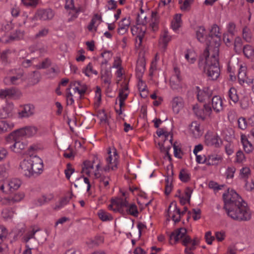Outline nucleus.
I'll use <instances>...</instances> for the list:
<instances>
[{
    "label": "nucleus",
    "instance_id": "nucleus-58",
    "mask_svg": "<svg viewBox=\"0 0 254 254\" xmlns=\"http://www.w3.org/2000/svg\"><path fill=\"white\" fill-rule=\"evenodd\" d=\"M1 25L2 30L6 32H9L13 28V24L10 21H3L1 23Z\"/></svg>",
    "mask_w": 254,
    "mask_h": 254
},
{
    "label": "nucleus",
    "instance_id": "nucleus-41",
    "mask_svg": "<svg viewBox=\"0 0 254 254\" xmlns=\"http://www.w3.org/2000/svg\"><path fill=\"white\" fill-rule=\"evenodd\" d=\"M230 100L236 103L239 101V96L237 94V90L234 87H231L227 93Z\"/></svg>",
    "mask_w": 254,
    "mask_h": 254
},
{
    "label": "nucleus",
    "instance_id": "nucleus-44",
    "mask_svg": "<svg viewBox=\"0 0 254 254\" xmlns=\"http://www.w3.org/2000/svg\"><path fill=\"white\" fill-rule=\"evenodd\" d=\"M93 169V164L89 161H85L83 163L82 171L87 175H89L91 170Z\"/></svg>",
    "mask_w": 254,
    "mask_h": 254
},
{
    "label": "nucleus",
    "instance_id": "nucleus-13",
    "mask_svg": "<svg viewBox=\"0 0 254 254\" xmlns=\"http://www.w3.org/2000/svg\"><path fill=\"white\" fill-rule=\"evenodd\" d=\"M205 143L207 146L219 147L222 143V141L217 134L207 133L205 135Z\"/></svg>",
    "mask_w": 254,
    "mask_h": 254
},
{
    "label": "nucleus",
    "instance_id": "nucleus-39",
    "mask_svg": "<svg viewBox=\"0 0 254 254\" xmlns=\"http://www.w3.org/2000/svg\"><path fill=\"white\" fill-rule=\"evenodd\" d=\"M136 21L138 25L145 26L147 23V15L142 9H140V13L137 14Z\"/></svg>",
    "mask_w": 254,
    "mask_h": 254
},
{
    "label": "nucleus",
    "instance_id": "nucleus-30",
    "mask_svg": "<svg viewBox=\"0 0 254 254\" xmlns=\"http://www.w3.org/2000/svg\"><path fill=\"white\" fill-rule=\"evenodd\" d=\"M238 77L240 83H244L245 82L247 83L252 82V81H251V79H248L247 76L246 66L242 65L240 66L238 73Z\"/></svg>",
    "mask_w": 254,
    "mask_h": 254
},
{
    "label": "nucleus",
    "instance_id": "nucleus-10",
    "mask_svg": "<svg viewBox=\"0 0 254 254\" xmlns=\"http://www.w3.org/2000/svg\"><path fill=\"white\" fill-rule=\"evenodd\" d=\"M38 128L35 126H26L13 131V134L17 136L22 137H30L35 135L37 131Z\"/></svg>",
    "mask_w": 254,
    "mask_h": 254
},
{
    "label": "nucleus",
    "instance_id": "nucleus-48",
    "mask_svg": "<svg viewBox=\"0 0 254 254\" xmlns=\"http://www.w3.org/2000/svg\"><path fill=\"white\" fill-rule=\"evenodd\" d=\"M74 86L75 87L73 88V91L74 93H76L77 92L79 95V98L81 99L82 95L84 94V93L86 92L87 89V86L85 84H83L81 85L80 87L76 86Z\"/></svg>",
    "mask_w": 254,
    "mask_h": 254
},
{
    "label": "nucleus",
    "instance_id": "nucleus-56",
    "mask_svg": "<svg viewBox=\"0 0 254 254\" xmlns=\"http://www.w3.org/2000/svg\"><path fill=\"white\" fill-rule=\"evenodd\" d=\"M14 214V212L12 209H5L2 212V217L6 220L11 219Z\"/></svg>",
    "mask_w": 254,
    "mask_h": 254
},
{
    "label": "nucleus",
    "instance_id": "nucleus-63",
    "mask_svg": "<svg viewBox=\"0 0 254 254\" xmlns=\"http://www.w3.org/2000/svg\"><path fill=\"white\" fill-rule=\"evenodd\" d=\"M238 127L243 130L245 129L247 127V122L245 118L240 117L238 120Z\"/></svg>",
    "mask_w": 254,
    "mask_h": 254
},
{
    "label": "nucleus",
    "instance_id": "nucleus-57",
    "mask_svg": "<svg viewBox=\"0 0 254 254\" xmlns=\"http://www.w3.org/2000/svg\"><path fill=\"white\" fill-rule=\"evenodd\" d=\"M51 62L50 59L47 58L45 59L41 64L35 65L37 69H44L50 66Z\"/></svg>",
    "mask_w": 254,
    "mask_h": 254
},
{
    "label": "nucleus",
    "instance_id": "nucleus-3",
    "mask_svg": "<svg viewBox=\"0 0 254 254\" xmlns=\"http://www.w3.org/2000/svg\"><path fill=\"white\" fill-rule=\"evenodd\" d=\"M20 167L25 176L36 177L43 172V160L37 156H31L20 163Z\"/></svg>",
    "mask_w": 254,
    "mask_h": 254
},
{
    "label": "nucleus",
    "instance_id": "nucleus-62",
    "mask_svg": "<svg viewBox=\"0 0 254 254\" xmlns=\"http://www.w3.org/2000/svg\"><path fill=\"white\" fill-rule=\"evenodd\" d=\"M227 28L228 33L232 35H234L237 32L236 24L233 22L229 23Z\"/></svg>",
    "mask_w": 254,
    "mask_h": 254
},
{
    "label": "nucleus",
    "instance_id": "nucleus-1",
    "mask_svg": "<svg viewBox=\"0 0 254 254\" xmlns=\"http://www.w3.org/2000/svg\"><path fill=\"white\" fill-rule=\"evenodd\" d=\"M219 28L213 25L209 34L207 47L203 53L205 59L200 58L198 67L211 80H216L220 75L219 66V47L220 46V36Z\"/></svg>",
    "mask_w": 254,
    "mask_h": 254
},
{
    "label": "nucleus",
    "instance_id": "nucleus-52",
    "mask_svg": "<svg viewBox=\"0 0 254 254\" xmlns=\"http://www.w3.org/2000/svg\"><path fill=\"white\" fill-rule=\"evenodd\" d=\"M251 174V170L249 167H245L240 170V177L241 178L247 180Z\"/></svg>",
    "mask_w": 254,
    "mask_h": 254
},
{
    "label": "nucleus",
    "instance_id": "nucleus-25",
    "mask_svg": "<svg viewBox=\"0 0 254 254\" xmlns=\"http://www.w3.org/2000/svg\"><path fill=\"white\" fill-rule=\"evenodd\" d=\"M223 160V157L219 154H210L207 156V166H217L219 165Z\"/></svg>",
    "mask_w": 254,
    "mask_h": 254
},
{
    "label": "nucleus",
    "instance_id": "nucleus-4",
    "mask_svg": "<svg viewBox=\"0 0 254 254\" xmlns=\"http://www.w3.org/2000/svg\"><path fill=\"white\" fill-rule=\"evenodd\" d=\"M245 204L244 202L231 207L228 205L224 209L227 215L233 220L239 222L248 221L251 219L252 214L249 208Z\"/></svg>",
    "mask_w": 254,
    "mask_h": 254
},
{
    "label": "nucleus",
    "instance_id": "nucleus-32",
    "mask_svg": "<svg viewBox=\"0 0 254 254\" xmlns=\"http://www.w3.org/2000/svg\"><path fill=\"white\" fill-rule=\"evenodd\" d=\"M145 63L143 59L137 60L136 66V74L137 78H142L145 71Z\"/></svg>",
    "mask_w": 254,
    "mask_h": 254
},
{
    "label": "nucleus",
    "instance_id": "nucleus-27",
    "mask_svg": "<svg viewBox=\"0 0 254 254\" xmlns=\"http://www.w3.org/2000/svg\"><path fill=\"white\" fill-rule=\"evenodd\" d=\"M94 177L96 179H99L100 186L105 188H109V182L111 181L110 177L108 176L101 175L99 172H95Z\"/></svg>",
    "mask_w": 254,
    "mask_h": 254
},
{
    "label": "nucleus",
    "instance_id": "nucleus-8",
    "mask_svg": "<svg viewBox=\"0 0 254 254\" xmlns=\"http://www.w3.org/2000/svg\"><path fill=\"white\" fill-rule=\"evenodd\" d=\"M113 154H111V150H108V156L106 159V165L103 168L105 172H108L110 170H115L118 168L119 156L116 149H114Z\"/></svg>",
    "mask_w": 254,
    "mask_h": 254
},
{
    "label": "nucleus",
    "instance_id": "nucleus-35",
    "mask_svg": "<svg viewBox=\"0 0 254 254\" xmlns=\"http://www.w3.org/2000/svg\"><path fill=\"white\" fill-rule=\"evenodd\" d=\"M211 95V91L208 89L199 90L197 91V97L200 102L208 99Z\"/></svg>",
    "mask_w": 254,
    "mask_h": 254
},
{
    "label": "nucleus",
    "instance_id": "nucleus-24",
    "mask_svg": "<svg viewBox=\"0 0 254 254\" xmlns=\"http://www.w3.org/2000/svg\"><path fill=\"white\" fill-rule=\"evenodd\" d=\"M100 74L101 78L104 84L107 85L109 88L111 84V79L112 77L111 71L107 69L101 68Z\"/></svg>",
    "mask_w": 254,
    "mask_h": 254
},
{
    "label": "nucleus",
    "instance_id": "nucleus-6",
    "mask_svg": "<svg viewBox=\"0 0 254 254\" xmlns=\"http://www.w3.org/2000/svg\"><path fill=\"white\" fill-rule=\"evenodd\" d=\"M223 198L224 202V209L227 208L228 205L231 207L244 202L241 196L233 190L228 189L227 191L223 194Z\"/></svg>",
    "mask_w": 254,
    "mask_h": 254
},
{
    "label": "nucleus",
    "instance_id": "nucleus-36",
    "mask_svg": "<svg viewBox=\"0 0 254 254\" xmlns=\"http://www.w3.org/2000/svg\"><path fill=\"white\" fill-rule=\"evenodd\" d=\"M196 57V54L193 50H187L185 52V58L190 64H194L195 62Z\"/></svg>",
    "mask_w": 254,
    "mask_h": 254
},
{
    "label": "nucleus",
    "instance_id": "nucleus-43",
    "mask_svg": "<svg viewBox=\"0 0 254 254\" xmlns=\"http://www.w3.org/2000/svg\"><path fill=\"white\" fill-rule=\"evenodd\" d=\"M179 177L183 182H188L190 180V174L186 169H182L180 171Z\"/></svg>",
    "mask_w": 254,
    "mask_h": 254
},
{
    "label": "nucleus",
    "instance_id": "nucleus-21",
    "mask_svg": "<svg viewBox=\"0 0 254 254\" xmlns=\"http://www.w3.org/2000/svg\"><path fill=\"white\" fill-rule=\"evenodd\" d=\"M187 229L185 228H180L173 232L170 236L171 241H174V243L178 242L180 239H183L186 235Z\"/></svg>",
    "mask_w": 254,
    "mask_h": 254
},
{
    "label": "nucleus",
    "instance_id": "nucleus-55",
    "mask_svg": "<svg viewBox=\"0 0 254 254\" xmlns=\"http://www.w3.org/2000/svg\"><path fill=\"white\" fill-rule=\"evenodd\" d=\"M8 182L12 191L17 190L21 184V181L17 179H13Z\"/></svg>",
    "mask_w": 254,
    "mask_h": 254
},
{
    "label": "nucleus",
    "instance_id": "nucleus-51",
    "mask_svg": "<svg viewBox=\"0 0 254 254\" xmlns=\"http://www.w3.org/2000/svg\"><path fill=\"white\" fill-rule=\"evenodd\" d=\"M83 72L87 76H89L92 73L95 75L98 74V72L93 69L92 65L90 63H89L86 66V67L83 70Z\"/></svg>",
    "mask_w": 254,
    "mask_h": 254
},
{
    "label": "nucleus",
    "instance_id": "nucleus-45",
    "mask_svg": "<svg viewBox=\"0 0 254 254\" xmlns=\"http://www.w3.org/2000/svg\"><path fill=\"white\" fill-rule=\"evenodd\" d=\"M72 197V194L67 195L62 198L59 201V203L56 205L55 209H60L66 205Z\"/></svg>",
    "mask_w": 254,
    "mask_h": 254
},
{
    "label": "nucleus",
    "instance_id": "nucleus-19",
    "mask_svg": "<svg viewBox=\"0 0 254 254\" xmlns=\"http://www.w3.org/2000/svg\"><path fill=\"white\" fill-rule=\"evenodd\" d=\"M175 74L172 75L170 78V86L172 89L176 90L180 88L181 78L180 72L177 67L174 68Z\"/></svg>",
    "mask_w": 254,
    "mask_h": 254
},
{
    "label": "nucleus",
    "instance_id": "nucleus-60",
    "mask_svg": "<svg viewBox=\"0 0 254 254\" xmlns=\"http://www.w3.org/2000/svg\"><path fill=\"white\" fill-rule=\"evenodd\" d=\"M8 234L7 229L3 226H0V244L6 238Z\"/></svg>",
    "mask_w": 254,
    "mask_h": 254
},
{
    "label": "nucleus",
    "instance_id": "nucleus-38",
    "mask_svg": "<svg viewBox=\"0 0 254 254\" xmlns=\"http://www.w3.org/2000/svg\"><path fill=\"white\" fill-rule=\"evenodd\" d=\"M192 192V190L190 188H187L185 191V196H179L182 204L184 205L190 202Z\"/></svg>",
    "mask_w": 254,
    "mask_h": 254
},
{
    "label": "nucleus",
    "instance_id": "nucleus-40",
    "mask_svg": "<svg viewBox=\"0 0 254 254\" xmlns=\"http://www.w3.org/2000/svg\"><path fill=\"white\" fill-rule=\"evenodd\" d=\"M138 79V88L140 92V95L142 97L147 96L146 87L147 86L144 82L142 80V78H137Z\"/></svg>",
    "mask_w": 254,
    "mask_h": 254
},
{
    "label": "nucleus",
    "instance_id": "nucleus-29",
    "mask_svg": "<svg viewBox=\"0 0 254 254\" xmlns=\"http://www.w3.org/2000/svg\"><path fill=\"white\" fill-rule=\"evenodd\" d=\"M196 36L197 40L200 42H203L205 40L208 41L209 39L207 37V32L205 28L202 26H199L196 30Z\"/></svg>",
    "mask_w": 254,
    "mask_h": 254
},
{
    "label": "nucleus",
    "instance_id": "nucleus-20",
    "mask_svg": "<svg viewBox=\"0 0 254 254\" xmlns=\"http://www.w3.org/2000/svg\"><path fill=\"white\" fill-rule=\"evenodd\" d=\"M223 101L220 97L214 96L211 100V109L216 113H219L223 109Z\"/></svg>",
    "mask_w": 254,
    "mask_h": 254
},
{
    "label": "nucleus",
    "instance_id": "nucleus-42",
    "mask_svg": "<svg viewBox=\"0 0 254 254\" xmlns=\"http://www.w3.org/2000/svg\"><path fill=\"white\" fill-rule=\"evenodd\" d=\"M181 14H176L173 20L172 21L171 26L173 29L174 30H178L181 26Z\"/></svg>",
    "mask_w": 254,
    "mask_h": 254
},
{
    "label": "nucleus",
    "instance_id": "nucleus-49",
    "mask_svg": "<svg viewBox=\"0 0 254 254\" xmlns=\"http://www.w3.org/2000/svg\"><path fill=\"white\" fill-rule=\"evenodd\" d=\"M165 194L168 195H169L172 190V178L167 177L165 179Z\"/></svg>",
    "mask_w": 254,
    "mask_h": 254
},
{
    "label": "nucleus",
    "instance_id": "nucleus-53",
    "mask_svg": "<svg viewBox=\"0 0 254 254\" xmlns=\"http://www.w3.org/2000/svg\"><path fill=\"white\" fill-rule=\"evenodd\" d=\"M37 231V230H32L28 232L22 238L23 241L26 244H29V241L34 238V235Z\"/></svg>",
    "mask_w": 254,
    "mask_h": 254
},
{
    "label": "nucleus",
    "instance_id": "nucleus-33",
    "mask_svg": "<svg viewBox=\"0 0 254 254\" xmlns=\"http://www.w3.org/2000/svg\"><path fill=\"white\" fill-rule=\"evenodd\" d=\"M190 130L195 138L199 137L202 131L200 128V124L197 122H193L190 126Z\"/></svg>",
    "mask_w": 254,
    "mask_h": 254
},
{
    "label": "nucleus",
    "instance_id": "nucleus-11",
    "mask_svg": "<svg viewBox=\"0 0 254 254\" xmlns=\"http://www.w3.org/2000/svg\"><path fill=\"white\" fill-rule=\"evenodd\" d=\"M55 12L51 8L39 9L36 12L34 18L43 21L52 20L55 16Z\"/></svg>",
    "mask_w": 254,
    "mask_h": 254
},
{
    "label": "nucleus",
    "instance_id": "nucleus-28",
    "mask_svg": "<svg viewBox=\"0 0 254 254\" xmlns=\"http://www.w3.org/2000/svg\"><path fill=\"white\" fill-rule=\"evenodd\" d=\"M16 93V89L14 87L0 89V98L1 99L11 98Z\"/></svg>",
    "mask_w": 254,
    "mask_h": 254
},
{
    "label": "nucleus",
    "instance_id": "nucleus-37",
    "mask_svg": "<svg viewBox=\"0 0 254 254\" xmlns=\"http://www.w3.org/2000/svg\"><path fill=\"white\" fill-rule=\"evenodd\" d=\"M14 127L12 123H9L7 121H0V134L8 131Z\"/></svg>",
    "mask_w": 254,
    "mask_h": 254
},
{
    "label": "nucleus",
    "instance_id": "nucleus-14",
    "mask_svg": "<svg viewBox=\"0 0 254 254\" xmlns=\"http://www.w3.org/2000/svg\"><path fill=\"white\" fill-rule=\"evenodd\" d=\"M25 194L22 192H18L14 194L4 197L2 199V204L6 205H12L21 201Z\"/></svg>",
    "mask_w": 254,
    "mask_h": 254
},
{
    "label": "nucleus",
    "instance_id": "nucleus-18",
    "mask_svg": "<svg viewBox=\"0 0 254 254\" xmlns=\"http://www.w3.org/2000/svg\"><path fill=\"white\" fill-rule=\"evenodd\" d=\"M184 101L182 97L176 96L173 98L172 101V106L173 112L175 114H178L183 108Z\"/></svg>",
    "mask_w": 254,
    "mask_h": 254
},
{
    "label": "nucleus",
    "instance_id": "nucleus-47",
    "mask_svg": "<svg viewBox=\"0 0 254 254\" xmlns=\"http://www.w3.org/2000/svg\"><path fill=\"white\" fill-rule=\"evenodd\" d=\"M40 0H21L22 3L26 7L35 8Z\"/></svg>",
    "mask_w": 254,
    "mask_h": 254
},
{
    "label": "nucleus",
    "instance_id": "nucleus-23",
    "mask_svg": "<svg viewBox=\"0 0 254 254\" xmlns=\"http://www.w3.org/2000/svg\"><path fill=\"white\" fill-rule=\"evenodd\" d=\"M171 37L169 35L167 31H164L163 33L161 35L160 38L159 39V46L161 50L163 52H165L168 43L171 41Z\"/></svg>",
    "mask_w": 254,
    "mask_h": 254
},
{
    "label": "nucleus",
    "instance_id": "nucleus-12",
    "mask_svg": "<svg viewBox=\"0 0 254 254\" xmlns=\"http://www.w3.org/2000/svg\"><path fill=\"white\" fill-rule=\"evenodd\" d=\"M193 110L195 115L202 120L210 116L212 113L211 107L207 104H204L201 108H198L197 105L194 106L193 107Z\"/></svg>",
    "mask_w": 254,
    "mask_h": 254
},
{
    "label": "nucleus",
    "instance_id": "nucleus-59",
    "mask_svg": "<svg viewBox=\"0 0 254 254\" xmlns=\"http://www.w3.org/2000/svg\"><path fill=\"white\" fill-rule=\"evenodd\" d=\"M236 168L234 166L228 167L226 171L225 174L227 179H232L234 177V173L236 172Z\"/></svg>",
    "mask_w": 254,
    "mask_h": 254
},
{
    "label": "nucleus",
    "instance_id": "nucleus-50",
    "mask_svg": "<svg viewBox=\"0 0 254 254\" xmlns=\"http://www.w3.org/2000/svg\"><path fill=\"white\" fill-rule=\"evenodd\" d=\"M243 53L246 57L250 58L254 56V50L251 46L247 45L244 47Z\"/></svg>",
    "mask_w": 254,
    "mask_h": 254
},
{
    "label": "nucleus",
    "instance_id": "nucleus-34",
    "mask_svg": "<svg viewBox=\"0 0 254 254\" xmlns=\"http://www.w3.org/2000/svg\"><path fill=\"white\" fill-rule=\"evenodd\" d=\"M159 23V16L157 12L152 11L151 13V19L149 24L150 28L153 31H156L158 29Z\"/></svg>",
    "mask_w": 254,
    "mask_h": 254
},
{
    "label": "nucleus",
    "instance_id": "nucleus-5",
    "mask_svg": "<svg viewBox=\"0 0 254 254\" xmlns=\"http://www.w3.org/2000/svg\"><path fill=\"white\" fill-rule=\"evenodd\" d=\"M157 134L161 138V141L158 143L161 152L166 154V156L169 160H171V155L169 151L172 146L173 135L170 132L165 131L163 128H159L156 132Z\"/></svg>",
    "mask_w": 254,
    "mask_h": 254
},
{
    "label": "nucleus",
    "instance_id": "nucleus-31",
    "mask_svg": "<svg viewBox=\"0 0 254 254\" xmlns=\"http://www.w3.org/2000/svg\"><path fill=\"white\" fill-rule=\"evenodd\" d=\"M241 140L245 151L247 153L252 152L254 147L252 143L248 140L247 136L244 134H242Z\"/></svg>",
    "mask_w": 254,
    "mask_h": 254
},
{
    "label": "nucleus",
    "instance_id": "nucleus-61",
    "mask_svg": "<svg viewBox=\"0 0 254 254\" xmlns=\"http://www.w3.org/2000/svg\"><path fill=\"white\" fill-rule=\"evenodd\" d=\"M31 76H32L31 77V81L33 84H36L40 80V74L38 71H34L32 72V73L31 74Z\"/></svg>",
    "mask_w": 254,
    "mask_h": 254
},
{
    "label": "nucleus",
    "instance_id": "nucleus-54",
    "mask_svg": "<svg viewBox=\"0 0 254 254\" xmlns=\"http://www.w3.org/2000/svg\"><path fill=\"white\" fill-rule=\"evenodd\" d=\"M243 38L248 42H250L252 39V34L250 29L245 26L243 29Z\"/></svg>",
    "mask_w": 254,
    "mask_h": 254
},
{
    "label": "nucleus",
    "instance_id": "nucleus-46",
    "mask_svg": "<svg viewBox=\"0 0 254 254\" xmlns=\"http://www.w3.org/2000/svg\"><path fill=\"white\" fill-rule=\"evenodd\" d=\"M98 215L99 218L103 221H110L113 219L111 214L103 210H99Z\"/></svg>",
    "mask_w": 254,
    "mask_h": 254
},
{
    "label": "nucleus",
    "instance_id": "nucleus-7",
    "mask_svg": "<svg viewBox=\"0 0 254 254\" xmlns=\"http://www.w3.org/2000/svg\"><path fill=\"white\" fill-rule=\"evenodd\" d=\"M15 75L5 76L3 80L5 85H18L23 82L24 71L20 69H12L11 71Z\"/></svg>",
    "mask_w": 254,
    "mask_h": 254
},
{
    "label": "nucleus",
    "instance_id": "nucleus-16",
    "mask_svg": "<svg viewBox=\"0 0 254 254\" xmlns=\"http://www.w3.org/2000/svg\"><path fill=\"white\" fill-rule=\"evenodd\" d=\"M14 105L12 103H6L0 108V118L6 119L13 116Z\"/></svg>",
    "mask_w": 254,
    "mask_h": 254
},
{
    "label": "nucleus",
    "instance_id": "nucleus-26",
    "mask_svg": "<svg viewBox=\"0 0 254 254\" xmlns=\"http://www.w3.org/2000/svg\"><path fill=\"white\" fill-rule=\"evenodd\" d=\"M130 24L129 18H124L119 22L118 33L120 35H124L128 30Z\"/></svg>",
    "mask_w": 254,
    "mask_h": 254
},
{
    "label": "nucleus",
    "instance_id": "nucleus-17",
    "mask_svg": "<svg viewBox=\"0 0 254 254\" xmlns=\"http://www.w3.org/2000/svg\"><path fill=\"white\" fill-rule=\"evenodd\" d=\"M35 107L32 104H26L23 106L22 110L18 113L20 118H28L34 114Z\"/></svg>",
    "mask_w": 254,
    "mask_h": 254
},
{
    "label": "nucleus",
    "instance_id": "nucleus-9",
    "mask_svg": "<svg viewBox=\"0 0 254 254\" xmlns=\"http://www.w3.org/2000/svg\"><path fill=\"white\" fill-rule=\"evenodd\" d=\"M9 137L12 140V144L9 147L12 151L15 153H20L26 147L27 144L21 141L23 138L22 136H15L12 131L10 134Z\"/></svg>",
    "mask_w": 254,
    "mask_h": 254
},
{
    "label": "nucleus",
    "instance_id": "nucleus-22",
    "mask_svg": "<svg viewBox=\"0 0 254 254\" xmlns=\"http://www.w3.org/2000/svg\"><path fill=\"white\" fill-rule=\"evenodd\" d=\"M146 28L144 26L142 25H137L131 28V30L132 34L135 35L140 41L141 43L144 37L145 32Z\"/></svg>",
    "mask_w": 254,
    "mask_h": 254
},
{
    "label": "nucleus",
    "instance_id": "nucleus-64",
    "mask_svg": "<svg viewBox=\"0 0 254 254\" xmlns=\"http://www.w3.org/2000/svg\"><path fill=\"white\" fill-rule=\"evenodd\" d=\"M74 172V170L72 168L70 164L68 163L66 165V168L64 170V173L66 178L69 180L71 174Z\"/></svg>",
    "mask_w": 254,
    "mask_h": 254
},
{
    "label": "nucleus",
    "instance_id": "nucleus-2",
    "mask_svg": "<svg viewBox=\"0 0 254 254\" xmlns=\"http://www.w3.org/2000/svg\"><path fill=\"white\" fill-rule=\"evenodd\" d=\"M108 208L123 215H130L137 217L139 213L137 205L133 203L128 202L126 192H122V196L112 199Z\"/></svg>",
    "mask_w": 254,
    "mask_h": 254
},
{
    "label": "nucleus",
    "instance_id": "nucleus-15",
    "mask_svg": "<svg viewBox=\"0 0 254 254\" xmlns=\"http://www.w3.org/2000/svg\"><path fill=\"white\" fill-rule=\"evenodd\" d=\"M168 214L172 217L175 223L179 222L181 220V210L177 206L176 203L172 202L170 204L168 209Z\"/></svg>",
    "mask_w": 254,
    "mask_h": 254
}]
</instances>
